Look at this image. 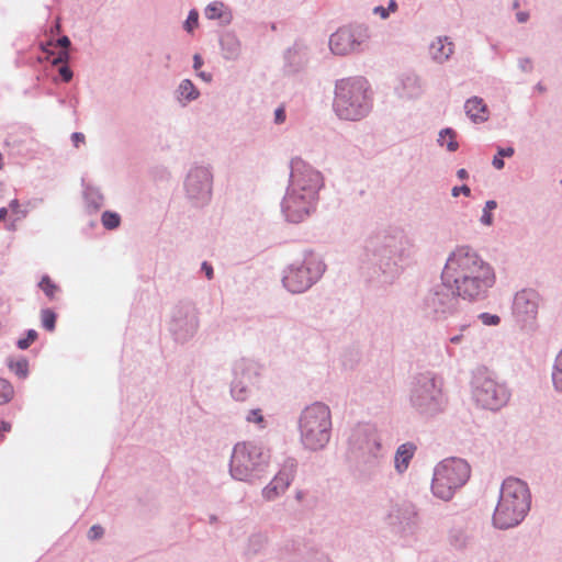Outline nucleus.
<instances>
[{"label": "nucleus", "instance_id": "21", "mask_svg": "<svg viewBox=\"0 0 562 562\" xmlns=\"http://www.w3.org/2000/svg\"><path fill=\"white\" fill-rule=\"evenodd\" d=\"M222 57L228 61L239 59L243 53V45L238 36L232 32H225L220 38Z\"/></svg>", "mask_w": 562, "mask_h": 562}, {"label": "nucleus", "instance_id": "7", "mask_svg": "<svg viewBox=\"0 0 562 562\" xmlns=\"http://www.w3.org/2000/svg\"><path fill=\"white\" fill-rule=\"evenodd\" d=\"M270 458V450L261 442H237L233 447L229 459V475L236 481L252 484L267 472Z\"/></svg>", "mask_w": 562, "mask_h": 562}, {"label": "nucleus", "instance_id": "57", "mask_svg": "<svg viewBox=\"0 0 562 562\" xmlns=\"http://www.w3.org/2000/svg\"><path fill=\"white\" fill-rule=\"evenodd\" d=\"M56 45L64 48L63 50H68V48L71 45V42L68 36L63 35L57 40Z\"/></svg>", "mask_w": 562, "mask_h": 562}, {"label": "nucleus", "instance_id": "19", "mask_svg": "<svg viewBox=\"0 0 562 562\" xmlns=\"http://www.w3.org/2000/svg\"><path fill=\"white\" fill-rule=\"evenodd\" d=\"M540 295L533 289L518 291L513 300V314L524 326L531 325L538 315Z\"/></svg>", "mask_w": 562, "mask_h": 562}, {"label": "nucleus", "instance_id": "29", "mask_svg": "<svg viewBox=\"0 0 562 562\" xmlns=\"http://www.w3.org/2000/svg\"><path fill=\"white\" fill-rule=\"evenodd\" d=\"M551 380L554 391L562 394V349L558 352L554 359Z\"/></svg>", "mask_w": 562, "mask_h": 562}, {"label": "nucleus", "instance_id": "38", "mask_svg": "<svg viewBox=\"0 0 562 562\" xmlns=\"http://www.w3.org/2000/svg\"><path fill=\"white\" fill-rule=\"evenodd\" d=\"M451 546L462 549L467 546L468 536L462 529H452L449 535Z\"/></svg>", "mask_w": 562, "mask_h": 562}, {"label": "nucleus", "instance_id": "53", "mask_svg": "<svg viewBox=\"0 0 562 562\" xmlns=\"http://www.w3.org/2000/svg\"><path fill=\"white\" fill-rule=\"evenodd\" d=\"M451 194L453 198H457L460 194H464L465 196H469L471 194V189L467 184H463L460 187H453L451 190Z\"/></svg>", "mask_w": 562, "mask_h": 562}, {"label": "nucleus", "instance_id": "10", "mask_svg": "<svg viewBox=\"0 0 562 562\" xmlns=\"http://www.w3.org/2000/svg\"><path fill=\"white\" fill-rule=\"evenodd\" d=\"M460 299L453 285L441 279L423 295L418 311L428 321L442 322L459 312Z\"/></svg>", "mask_w": 562, "mask_h": 562}, {"label": "nucleus", "instance_id": "42", "mask_svg": "<svg viewBox=\"0 0 562 562\" xmlns=\"http://www.w3.org/2000/svg\"><path fill=\"white\" fill-rule=\"evenodd\" d=\"M38 286L43 290L46 296L53 299L57 291V285L50 280L48 276H43L38 282Z\"/></svg>", "mask_w": 562, "mask_h": 562}, {"label": "nucleus", "instance_id": "15", "mask_svg": "<svg viewBox=\"0 0 562 562\" xmlns=\"http://www.w3.org/2000/svg\"><path fill=\"white\" fill-rule=\"evenodd\" d=\"M260 383V367L249 359H239L233 364L231 395L235 401L248 400Z\"/></svg>", "mask_w": 562, "mask_h": 562}, {"label": "nucleus", "instance_id": "63", "mask_svg": "<svg viewBox=\"0 0 562 562\" xmlns=\"http://www.w3.org/2000/svg\"><path fill=\"white\" fill-rule=\"evenodd\" d=\"M11 430V424L4 420L0 422V432H8Z\"/></svg>", "mask_w": 562, "mask_h": 562}, {"label": "nucleus", "instance_id": "22", "mask_svg": "<svg viewBox=\"0 0 562 562\" xmlns=\"http://www.w3.org/2000/svg\"><path fill=\"white\" fill-rule=\"evenodd\" d=\"M454 44L448 36H438L429 45V54L434 61L446 63L453 54Z\"/></svg>", "mask_w": 562, "mask_h": 562}, {"label": "nucleus", "instance_id": "12", "mask_svg": "<svg viewBox=\"0 0 562 562\" xmlns=\"http://www.w3.org/2000/svg\"><path fill=\"white\" fill-rule=\"evenodd\" d=\"M472 395L477 405L490 411H498L507 404L510 393L485 368L477 369L472 379Z\"/></svg>", "mask_w": 562, "mask_h": 562}, {"label": "nucleus", "instance_id": "55", "mask_svg": "<svg viewBox=\"0 0 562 562\" xmlns=\"http://www.w3.org/2000/svg\"><path fill=\"white\" fill-rule=\"evenodd\" d=\"M285 111L283 108H277L274 111V123L282 124L285 121Z\"/></svg>", "mask_w": 562, "mask_h": 562}, {"label": "nucleus", "instance_id": "20", "mask_svg": "<svg viewBox=\"0 0 562 562\" xmlns=\"http://www.w3.org/2000/svg\"><path fill=\"white\" fill-rule=\"evenodd\" d=\"M283 72L288 76L296 75L304 70L310 61L308 47L302 42H294L285 49Z\"/></svg>", "mask_w": 562, "mask_h": 562}, {"label": "nucleus", "instance_id": "34", "mask_svg": "<svg viewBox=\"0 0 562 562\" xmlns=\"http://www.w3.org/2000/svg\"><path fill=\"white\" fill-rule=\"evenodd\" d=\"M224 4L222 2L210 3L204 11L205 16L209 20L221 19L224 23H229V18L224 19L223 16Z\"/></svg>", "mask_w": 562, "mask_h": 562}, {"label": "nucleus", "instance_id": "50", "mask_svg": "<svg viewBox=\"0 0 562 562\" xmlns=\"http://www.w3.org/2000/svg\"><path fill=\"white\" fill-rule=\"evenodd\" d=\"M70 55L68 50H60L58 55L52 60L54 66L65 65L69 61Z\"/></svg>", "mask_w": 562, "mask_h": 562}, {"label": "nucleus", "instance_id": "24", "mask_svg": "<svg viewBox=\"0 0 562 562\" xmlns=\"http://www.w3.org/2000/svg\"><path fill=\"white\" fill-rule=\"evenodd\" d=\"M416 450V445L411 441L402 443L397 447L394 456V469L396 473L403 474L407 471Z\"/></svg>", "mask_w": 562, "mask_h": 562}, {"label": "nucleus", "instance_id": "13", "mask_svg": "<svg viewBox=\"0 0 562 562\" xmlns=\"http://www.w3.org/2000/svg\"><path fill=\"white\" fill-rule=\"evenodd\" d=\"M370 29L366 24L339 27L329 37V48L337 56L361 54L369 47Z\"/></svg>", "mask_w": 562, "mask_h": 562}, {"label": "nucleus", "instance_id": "35", "mask_svg": "<svg viewBox=\"0 0 562 562\" xmlns=\"http://www.w3.org/2000/svg\"><path fill=\"white\" fill-rule=\"evenodd\" d=\"M515 154V149L512 146L498 147L497 155L493 157L492 165L495 169L502 170L505 166L504 157H512Z\"/></svg>", "mask_w": 562, "mask_h": 562}, {"label": "nucleus", "instance_id": "64", "mask_svg": "<svg viewBox=\"0 0 562 562\" xmlns=\"http://www.w3.org/2000/svg\"><path fill=\"white\" fill-rule=\"evenodd\" d=\"M397 8H398L397 2L395 0H390L386 10H389V13H391V12H395L397 10Z\"/></svg>", "mask_w": 562, "mask_h": 562}, {"label": "nucleus", "instance_id": "43", "mask_svg": "<svg viewBox=\"0 0 562 562\" xmlns=\"http://www.w3.org/2000/svg\"><path fill=\"white\" fill-rule=\"evenodd\" d=\"M37 337H38V334L35 329H29L26 331V337L20 338L16 341V347L21 350H25L31 346V344H33L37 339Z\"/></svg>", "mask_w": 562, "mask_h": 562}, {"label": "nucleus", "instance_id": "45", "mask_svg": "<svg viewBox=\"0 0 562 562\" xmlns=\"http://www.w3.org/2000/svg\"><path fill=\"white\" fill-rule=\"evenodd\" d=\"M199 22V13L196 10H191L188 14L187 20L184 21L183 29L191 33L196 26Z\"/></svg>", "mask_w": 562, "mask_h": 562}, {"label": "nucleus", "instance_id": "14", "mask_svg": "<svg viewBox=\"0 0 562 562\" xmlns=\"http://www.w3.org/2000/svg\"><path fill=\"white\" fill-rule=\"evenodd\" d=\"M323 187L324 178L318 170L305 164L301 158L291 160L290 180L286 190H293L299 195L318 202V193Z\"/></svg>", "mask_w": 562, "mask_h": 562}, {"label": "nucleus", "instance_id": "33", "mask_svg": "<svg viewBox=\"0 0 562 562\" xmlns=\"http://www.w3.org/2000/svg\"><path fill=\"white\" fill-rule=\"evenodd\" d=\"M101 223L105 229L113 231L121 225V216L116 212L104 211L101 215Z\"/></svg>", "mask_w": 562, "mask_h": 562}, {"label": "nucleus", "instance_id": "32", "mask_svg": "<svg viewBox=\"0 0 562 562\" xmlns=\"http://www.w3.org/2000/svg\"><path fill=\"white\" fill-rule=\"evenodd\" d=\"M8 367L20 379H25L29 375V361L26 360V358H21L16 361L9 359Z\"/></svg>", "mask_w": 562, "mask_h": 562}, {"label": "nucleus", "instance_id": "58", "mask_svg": "<svg viewBox=\"0 0 562 562\" xmlns=\"http://www.w3.org/2000/svg\"><path fill=\"white\" fill-rule=\"evenodd\" d=\"M9 207L11 209V211H12V212H14V213H21V215H22L23 217H25V216H26V213H27L26 211H20V202H19V200L13 199V200L9 203Z\"/></svg>", "mask_w": 562, "mask_h": 562}, {"label": "nucleus", "instance_id": "62", "mask_svg": "<svg viewBox=\"0 0 562 562\" xmlns=\"http://www.w3.org/2000/svg\"><path fill=\"white\" fill-rule=\"evenodd\" d=\"M516 19L519 23H526L529 20V13L527 11H520L516 14Z\"/></svg>", "mask_w": 562, "mask_h": 562}, {"label": "nucleus", "instance_id": "1", "mask_svg": "<svg viewBox=\"0 0 562 562\" xmlns=\"http://www.w3.org/2000/svg\"><path fill=\"white\" fill-rule=\"evenodd\" d=\"M415 250L413 239L401 229L372 237L367 241L361 258L362 277L379 288L391 285Z\"/></svg>", "mask_w": 562, "mask_h": 562}, {"label": "nucleus", "instance_id": "28", "mask_svg": "<svg viewBox=\"0 0 562 562\" xmlns=\"http://www.w3.org/2000/svg\"><path fill=\"white\" fill-rule=\"evenodd\" d=\"M456 132L451 127L442 128L439 133L438 144L446 146L450 153H454L459 148V143L456 140Z\"/></svg>", "mask_w": 562, "mask_h": 562}, {"label": "nucleus", "instance_id": "9", "mask_svg": "<svg viewBox=\"0 0 562 562\" xmlns=\"http://www.w3.org/2000/svg\"><path fill=\"white\" fill-rule=\"evenodd\" d=\"M322 256L304 250L302 258L289 263L282 271V284L292 294H301L315 285L326 271Z\"/></svg>", "mask_w": 562, "mask_h": 562}, {"label": "nucleus", "instance_id": "49", "mask_svg": "<svg viewBox=\"0 0 562 562\" xmlns=\"http://www.w3.org/2000/svg\"><path fill=\"white\" fill-rule=\"evenodd\" d=\"M103 535H104V529L100 525H93L88 530V539L89 540H98V539L102 538Z\"/></svg>", "mask_w": 562, "mask_h": 562}, {"label": "nucleus", "instance_id": "2", "mask_svg": "<svg viewBox=\"0 0 562 562\" xmlns=\"http://www.w3.org/2000/svg\"><path fill=\"white\" fill-rule=\"evenodd\" d=\"M440 279L450 282L462 300L479 302L487 297L496 276L475 249L462 245L449 254Z\"/></svg>", "mask_w": 562, "mask_h": 562}, {"label": "nucleus", "instance_id": "41", "mask_svg": "<svg viewBox=\"0 0 562 562\" xmlns=\"http://www.w3.org/2000/svg\"><path fill=\"white\" fill-rule=\"evenodd\" d=\"M245 419L247 423L257 424L260 429H263L267 426V422H266L260 408L250 409L247 413Z\"/></svg>", "mask_w": 562, "mask_h": 562}, {"label": "nucleus", "instance_id": "54", "mask_svg": "<svg viewBox=\"0 0 562 562\" xmlns=\"http://www.w3.org/2000/svg\"><path fill=\"white\" fill-rule=\"evenodd\" d=\"M201 271L204 272L207 280H212L214 278V270L211 263L207 261H203L201 263Z\"/></svg>", "mask_w": 562, "mask_h": 562}, {"label": "nucleus", "instance_id": "26", "mask_svg": "<svg viewBox=\"0 0 562 562\" xmlns=\"http://www.w3.org/2000/svg\"><path fill=\"white\" fill-rule=\"evenodd\" d=\"M402 97L415 99L422 95L424 88L422 79L415 74H407L401 80Z\"/></svg>", "mask_w": 562, "mask_h": 562}, {"label": "nucleus", "instance_id": "61", "mask_svg": "<svg viewBox=\"0 0 562 562\" xmlns=\"http://www.w3.org/2000/svg\"><path fill=\"white\" fill-rule=\"evenodd\" d=\"M196 76L202 79L204 82L210 83L213 80V76L211 72L199 71Z\"/></svg>", "mask_w": 562, "mask_h": 562}, {"label": "nucleus", "instance_id": "23", "mask_svg": "<svg viewBox=\"0 0 562 562\" xmlns=\"http://www.w3.org/2000/svg\"><path fill=\"white\" fill-rule=\"evenodd\" d=\"M200 91L190 79H182L176 90L173 98L182 108L188 106L191 102L200 98Z\"/></svg>", "mask_w": 562, "mask_h": 562}, {"label": "nucleus", "instance_id": "44", "mask_svg": "<svg viewBox=\"0 0 562 562\" xmlns=\"http://www.w3.org/2000/svg\"><path fill=\"white\" fill-rule=\"evenodd\" d=\"M283 493H284L283 491H279V487L270 482L266 487H263L262 497L266 501H273V499L278 498L280 495H282Z\"/></svg>", "mask_w": 562, "mask_h": 562}, {"label": "nucleus", "instance_id": "3", "mask_svg": "<svg viewBox=\"0 0 562 562\" xmlns=\"http://www.w3.org/2000/svg\"><path fill=\"white\" fill-rule=\"evenodd\" d=\"M531 507V492L526 481L506 477L499 488V497L493 514L495 528L506 530L518 526Z\"/></svg>", "mask_w": 562, "mask_h": 562}, {"label": "nucleus", "instance_id": "25", "mask_svg": "<svg viewBox=\"0 0 562 562\" xmlns=\"http://www.w3.org/2000/svg\"><path fill=\"white\" fill-rule=\"evenodd\" d=\"M464 111L473 123H483L488 120L487 105L480 97L468 99L464 103Z\"/></svg>", "mask_w": 562, "mask_h": 562}, {"label": "nucleus", "instance_id": "16", "mask_svg": "<svg viewBox=\"0 0 562 562\" xmlns=\"http://www.w3.org/2000/svg\"><path fill=\"white\" fill-rule=\"evenodd\" d=\"M188 200L198 207L209 204L212 199L213 172L210 166L193 165L184 179Z\"/></svg>", "mask_w": 562, "mask_h": 562}, {"label": "nucleus", "instance_id": "30", "mask_svg": "<svg viewBox=\"0 0 562 562\" xmlns=\"http://www.w3.org/2000/svg\"><path fill=\"white\" fill-rule=\"evenodd\" d=\"M267 543V537L262 533H254L248 538L246 553L248 555H256L260 553Z\"/></svg>", "mask_w": 562, "mask_h": 562}, {"label": "nucleus", "instance_id": "8", "mask_svg": "<svg viewBox=\"0 0 562 562\" xmlns=\"http://www.w3.org/2000/svg\"><path fill=\"white\" fill-rule=\"evenodd\" d=\"M300 441L310 451L323 450L331 436V414L321 402L306 406L299 418Z\"/></svg>", "mask_w": 562, "mask_h": 562}, {"label": "nucleus", "instance_id": "5", "mask_svg": "<svg viewBox=\"0 0 562 562\" xmlns=\"http://www.w3.org/2000/svg\"><path fill=\"white\" fill-rule=\"evenodd\" d=\"M346 457L362 475L370 476L376 472L382 459V445L374 425L362 423L350 430Z\"/></svg>", "mask_w": 562, "mask_h": 562}, {"label": "nucleus", "instance_id": "18", "mask_svg": "<svg viewBox=\"0 0 562 562\" xmlns=\"http://www.w3.org/2000/svg\"><path fill=\"white\" fill-rule=\"evenodd\" d=\"M317 202L304 195H299L293 190H286L281 201V212L290 223H301L316 209Z\"/></svg>", "mask_w": 562, "mask_h": 562}, {"label": "nucleus", "instance_id": "37", "mask_svg": "<svg viewBox=\"0 0 562 562\" xmlns=\"http://www.w3.org/2000/svg\"><path fill=\"white\" fill-rule=\"evenodd\" d=\"M13 395L14 389L12 384L5 379H0V405L9 403Z\"/></svg>", "mask_w": 562, "mask_h": 562}, {"label": "nucleus", "instance_id": "31", "mask_svg": "<svg viewBox=\"0 0 562 562\" xmlns=\"http://www.w3.org/2000/svg\"><path fill=\"white\" fill-rule=\"evenodd\" d=\"M296 470L297 461L294 458L289 457L283 461L277 474H279V477L292 483L295 477Z\"/></svg>", "mask_w": 562, "mask_h": 562}, {"label": "nucleus", "instance_id": "51", "mask_svg": "<svg viewBox=\"0 0 562 562\" xmlns=\"http://www.w3.org/2000/svg\"><path fill=\"white\" fill-rule=\"evenodd\" d=\"M58 71L61 80L65 82H69L74 77L72 70L67 65H63Z\"/></svg>", "mask_w": 562, "mask_h": 562}, {"label": "nucleus", "instance_id": "56", "mask_svg": "<svg viewBox=\"0 0 562 562\" xmlns=\"http://www.w3.org/2000/svg\"><path fill=\"white\" fill-rule=\"evenodd\" d=\"M85 135L80 132H75L71 134V140H72V144L75 147H79L80 144H83L85 143Z\"/></svg>", "mask_w": 562, "mask_h": 562}, {"label": "nucleus", "instance_id": "47", "mask_svg": "<svg viewBox=\"0 0 562 562\" xmlns=\"http://www.w3.org/2000/svg\"><path fill=\"white\" fill-rule=\"evenodd\" d=\"M358 360H359V357H358L357 352H353V351L346 352L342 356V366L346 369H353V367H355L356 362H358Z\"/></svg>", "mask_w": 562, "mask_h": 562}, {"label": "nucleus", "instance_id": "52", "mask_svg": "<svg viewBox=\"0 0 562 562\" xmlns=\"http://www.w3.org/2000/svg\"><path fill=\"white\" fill-rule=\"evenodd\" d=\"M271 483H273L276 486H278L279 491H283V492H285L291 484L289 481H286L282 477H279V474L274 475V477L271 480Z\"/></svg>", "mask_w": 562, "mask_h": 562}, {"label": "nucleus", "instance_id": "27", "mask_svg": "<svg viewBox=\"0 0 562 562\" xmlns=\"http://www.w3.org/2000/svg\"><path fill=\"white\" fill-rule=\"evenodd\" d=\"M83 198L87 210L90 213L98 212L104 204V196L98 187L87 184L83 189Z\"/></svg>", "mask_w": 562, "mask_h": 562}, {"label": "nucleus", "instance_id": "11", "mask_svg": "<svg viewBox=\"0 0 562 562\" xmlns=\"http://www.w3.org/2000/svg\"><path fill=\"white\" fill-rule=\"evenodd\" d=\"M471 468L460 458H447L434 469L431 493L435 497L449 502L456 492L470 479Z\"/></svg>", "mask_w": 562, "mask_h": 562}, {"label": "nucleus", "instance_id": "40", "mask_svg": "<svg viewBox=\"0 0 562 562\" xmlns=\"http://www.w3.org/2000/svg\"><path fill=\"white\" fill-rule=\"evenodd\" d=\"M41 318H42V325L43 327L48 330L53 331L56 326V314L50 308H44L41 312Z\"/></svg>", "mask_w": 562, "mask_h": 562}, {"label": "nucleus", "instance_id": "46", "mask_svg": "<svg viewBox=\"0 0 562 562\" xmlns=\"http://www.w3.org/2000/svg\"><path fill=\"white\" fill-rule=\"evenodd\" d=\"M477 317L486 326H497L501 323V317L496 314L481 313Z\"/></svg>", "mask_w": 562, "mask_h": 562}, {"label": "nucleus", "instance_id": "17", "mask_svg": "<svg viewBox=\"0 0 562 562\" xmlns=\"http://www.w3.org/2000/svg\"><path fill=\"white\" fill-rule=\"evenodd\" d=\"M199 315L196 307L190 302L178 303L171 313L169 331L178 344L191 340L199 328Z\"/></svg>", "mask_w": 562, "mask_h": 562}, {"label": "nucleus", "instance_id": "59", "mask_svg": "<svg viewBox=\"0 0 562 562\" xmlns=\"http://www.w3.org/2000/svg\"><path fill=\"white\" fill-rule=\"evenodd\" d=\"M373 13L378 14L381 19L386 20L390 16L389 10L382 5H378L373 9Z\"/></svg>", "mask_w": 562, "mask_h": 562}, {"label": "nucleus", "instance_id": "60", "mask_svg": "<svg viewBox=\"0 0 562 562\" xmlns=\"http://www.w3.org/2000/svg\"><path fill=\"white\" fill-rule=\"evenodd\" d=\"M203 63H204L203 58L201 57L200 54L193 55V69L194 70H199L202 67Z\"/></svg>", "mask_w": 562, "mask_h": 562}, {"label": "nucleus", "instance_id": "48", "mask_svg": "<svg viewBox=\"0 0 562 562\" xmlns=\"http://www.w3.org/2000/svg\"><path fill=\"white\" fill-rule=\"evenodd\" d=\"M517 65H518V68L522 72L529 74V72H531L533 70V64H532L531 58H529V57H520V58H518Z\"/></svg>", "mask_w": 562, "mask_h": 562}, {"label": "nucleus", "instance_id": "39", "mask_svg": "<svg viewBox=\"0 0 562 562\" xmlns=\"http://www.w3.org/2000/svg\"><path fill=\"white\" fill-rule=\"evenodd\" d=\"M497 207V202L495 200H488L485 202L483 207V213L480 218L481 224L485 226H491L493 224V215L492 211Z\"/></svg>", "mask_w": 562, "mask_h": 562}, {"label": "nucleus", "instance_id": "6", "mask_svg": "<svg viewBox=\"0 0 562 562\" xmlns=\"http://www.w3.org/2000/svg\"><path fill=\"white\" fill-rule=\"evenodd\" d=\"M409 404L423 418H432L442 413L447 405L442 379L432 371L413 375L409 384Z\"/></svg>", "mask_w": 562, "mask_h": 562}, {"label": "nucleus", "instance_id": "36", "mask_svg": "<svg viewBox=\"0 0 562 562\" xmlns=\"http://www.w3.org/2000/svg\"><path fill=\"white\" fill-rule=\"evenodd\" d=\"M401 512L403 517L407 520L406 527H404V531L407 529L412 532L417 526L416 508L413 505H407Z\"/></svg>", "mask_w": 562, "mask_h": 562}, {"label": "nucleus", "instance_id": "4", "mask_svg": "<svg viewBox=\"0 0 562 562\" xmlns=\"http://www.w3.org/2000/svg\"><path fill=\"white\" fill-rule=\"evenodd\" d=\"M373 108V93L364 77H349L336 80L333 109L340 120L360 121Z\"/></svg>", "mask_w": 562, "mask_h": 562}]
</instances>
